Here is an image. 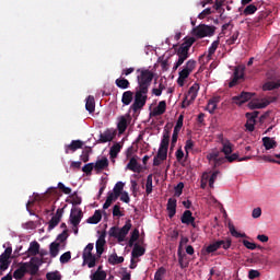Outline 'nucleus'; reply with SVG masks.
<instances>
[{"mask_svg": "<svg viewBox=\"0 0 280 280\" xmlns=\"http://www.w3.org/2000/svg\"><path fill=\"white\" fill-rule=\"evenodd\" d=\"M137 73L139 74L137 75L138 86L136 89L140 91H150L152 80H154V72L150 69L139 68Z\"/></svg>", "mask_w": 280, "mask_h": 280, "instance_id": "obj_1", "label": "nucleus"}, {"mask_svg": "<svg viewBox=\"0 0 280 280\" xmlns=\"http://www.w3.org/2000/svg\"><path fill=\"white\" fill-rule=\"evenodd\" d=\"M132 229V221L129 219L126 221L125 225L119 229L117 226H113L109 229V236L116 237L118 242H124L126 240V235L130 233V230Z\"/></svg>", "mask_w": 280, "mask_h": 280, "instance_id": "obj_2", "label": "nucleus"}, {"mask_svg": "<svg viewBox=\"0 0 280 280\" xmlns=\"http://www.w3.org/2000/svg\"><path fill=\"white\" fill-rule=\"evenodd\" d=\"M196 43V38L189 37L177 48L176 54L178 56V65H183L187 58H189V49L191 45Z\"/></svg>", "mask_w": 280, "mask_h": 280, "instance_id": "obj_3", "label": "nucleus"}, {"mask_svg": "<svg viewBox=\"0 0 280 280\" xmlns=\"http://www.w3.org/2000/svg\"><path fill=\"white\" fill-rule=\"evenodd\" d=\"M148 93L149 91L147 90H139L136 88L135 100L130 107L133 113H137V110H141V108L145 106L148 102Z\"/></svg>", "mask_w": 280, "mask_h": 280, "instance_id": "obj_4", "label": "nucleus"}, {"mask_svg": "<svg viewBox=\"0 0 280 280\" xmlns=\"http://www.w3.org/2000/svg\"><path fill=\"white\" fill-rule=\"evenodd\" d=\"M192 34L197 36V38H207V36H213V34H215V26L199 24L192 30Z\"/></svg>", "mask_w": 280, "mask_h": 280, "instance_id": "obj_5", "label": "nucleus"}, {"mask_svg": "<svg viewBox=\"0 0 280 280\" xmlns=\"http://www.w3.org/2000/svg\"><path fill=\"white\" fill-rule=\"evenodd\" d=\"M231 244H232L231 240L215 241L214 243H212L206 247V253H208V255H210V253H215V250H219V248L229 250V248H231Z\"/></svg>", "mask_w": 280, "mask_h": 280, "instance_id": "obj_6", "label": "nucleus"}, {"mask_svg": "<svg viewBox=\"0 0 280 280\" xmlns=\"http://www.w3.org/2000/svg\"><path fill=\"white\" fill-rule=\"evenodd\" d=\"M244 71H246V67L237 66L234 70L233 79L229 83L230 89H233L238 82V80H244Z\"/></svg>", "mask_w": 280, "mask_h": 280, "instance_id": "obj_7", "label": "nucleus"}, {"mask_svg": "<svg viewBox=\"0 0 280 280\" xmlns=\"http://www.w3.org/2000/svg\"><path fill=\"white\" fill-rule=\"evenodd\" d=\"M80 222H82V209L72 208L70 212V223L72 226H79Z\"/></svg>", "mask_w": 280, "mask_h": 280, "instance_id": "obj_8", "label": "nucleus"}, {"mask_svg": "<svg viewBox=\"0 0 280 280\" xmlns=\"http://www.w3.org/2000/svg\"><path fill=\"white\" fill-rule=\"evenodd\" d=\"M249 100H253V93L250 92H242L240 95L232 97L233 104H236L237 106L246 104Z\"/></svg>", "mask_w": 280, "mask_h": 280, "instance_id": "obj_9", "label": "nucleus"}, {"mask_svg": "<svg viewBox=\"0 0 280 280\" xmlns=\"http://www.w3.org/2000/svg\"><path fill=\"white\" fill-rule=\"evenodd\" d=\"M182 224H189L196 229V218H194V214L191 213V210H185L180 218Z\"/></svg>", "mask_w": 280, "mask_h": 280, "instance_id": "obj_10", "label": "nucleus"}, {"mask_svg": "<svg viewBox=\"0 0 280 280\" xmlns=\"http://www.w3.org/2000/svg\"><path fill=\"white\" fill-rule=\"evenodd\" d=\"M198 91H200V84L194 83L189 90H188V95L187 97L189 98V102H187V106L191 104V102H195L196 98L198 97Z\"/></svg>", "mask_w": 280, "mask_h": 280, "instance_id": "obj_11", "label": "nucleus"}, {"mask_svg": "<svg viewBox=\"0 0 280 280\" xmlns=\"http://www.w3.org/2000/svg\"><path fill=\"white\" fill-rule=\"evenodd\" d=\"M126 170H130V172H135L136 174H141V172H143V167L141 166V164H139V162L135 158H131L129 160V163L127 164Z\"/></svg>", "mask_w": 280, "mask_h": 280, "instance_id": "obj_12", "label": "nucleus"}, {"mask_svg": "<svg viewBox=\"0 0 280 280\" xmlns=\"http://www.w3.org/2000/svg\"><path fill=\"white\" fill-rule=\"evenodd\" d=\"M105 245H106V233H103L96 241V255L98 258L102 257V255L104 254Z\"/></svg>", "mask_w": 280, "mask_h": 280, "instance_id": "obj_13", "label": "nucleus"}, {"mask_svg": "<svg viewBox=\"0 0 280 280\" xmlns=\"http://www.w3.org/2000/svg\"><path fill=\"white\" fill-rule=\"evenodd\" d=\"M27 262H22L20 267L13 272V279L21 280L27 275Z\"/></svg>", "mask_w": 280, "mask_h": 280, "instance_id": "obj_14", "label": "nucleus"}, {"mask_svg": "<svg viewBox=\"0 0 280 280\" xmlns=\"http://www.w3.org/2000/svg\"><path fill=\"white\" fill-rule=\"evenodd\" d=\"M82 145H84V142L81 140H72L70 144H67L65 147V153L69 154V152H75L77 150H81Z\"/></svg>", "mask_w": 280, "mask_h": 280, "instance_id": "obj_15", "label": "nucleus"}, {"mask_svg": "<svg viewBox=\"0 0 280 280\" xmlns=\"http://www.w3.org/2000/svg\"><path fill=\"white\" fill-rule=\"evenodd\" d=\"M176 203L177 200L176 198H170L167 200V205H166V211L168 213V218H174V215H176Z\"/></svg>", "mask_w": 280, "mask_h": 280, "instance_id": "obj_16", "label": "nucleus"}, {"mask_svg": "<svg viewBox=\"0 0 280 280\" xmlns=\"http://www.w3.org/2000/svg\"><path fill=\"white\" fill-rule=\"evenodd\" d=\"M171 133H172V131L170 129H167V128L164 129L163 138H162L161 143H160V148L162 150H168Z\"/></svg>", "mask_w": 280, "mask_h": 280, "instance_id": "obj_17", "label": "nucleus"}, {"mask_svg": "<svg viewBox=\"0 0 280 280\" xmlns=\"http://www.w3.org/2000/svg\"><path fill=\"white\" fill-rule=\"evenodd\" d=\"M167 109V103L165 101H161L158 106L153 109L152 115L153 117H159L165 114Z\"/></svg>", "mask_w": 280, "mask_h": 280, "instance_id": "obj_18", "label": "nucleus"}, {"mask_svg": "<svg viewBox=\"0 0 280 280\" xmlns=\"http://www.w3.org/2000/svg\"><path fill=\"white\" fill-rule=\"evenodd\" d=\"M115 139V135L110 130H106L103 133H100L98 143H108L109 141H113Z\"/></svg>", "mask_w": 280, "mask_h": 280, "instance_id": "obj_19", "label": "nucleus"}, {"mask_svg": "<svg viewBox=\"0 0 280 280\" xmlns=\"http://www.w3.org/2000/svg\"><path fill=\"white\" fill-rule=\"evenodd\" d=\"M262 145L266 150H275L277 148V141H275V138L264 137Z\"/></svg>", "mask_w": 280, "mask_h": 280, "instance_id": "obj_20", "label": "nucleus"}, {"mask_svg": "<svg viewBox=\"0 0 280 280\" xmlns=\"http://www.w3.org/2000/svg\"><path fill=\"white\" fill-rule=\"evenodd\" d=\"M27 253L32 257H36V255L40 253V244H38L36 241L31 242Z\"/></svg>", "mask_w": 280, "mask_h": 280, "instance_id": "obj_21", "label": "nucleus"}, {"mask_svg": "<svg viewBox=\"0 0 280 280\" xmlns=\"http://www.w3.org/2000/svg\"><path fill=\"white\" fill-rule=\"evenodd\" d=\"M145 255V248L141 247L139 244H135L133 249L131 252V257L137 259L139 257H143Z\"/></svg>", "mask_w": 280, "mask_h": 280, "instance_id": "obj_22", "label": "nucleus"}, {"mask_svg": "<svg viewBox=\"0 0 280 280\" xmlns=\"http://www.w3.org/2000/svg\"><path fill=\"white\" fill-rule=\"evenodd\" d=\"M218 102H220V98L218 97L209 100L206 110H208L210 115H213L215 113V109L218 108Z\"/></svg>", "mask_w": 280, "mask_h": 280, "instance_id": "obj_23", "label": "nucleus"}, {"mask_svg": "<svg viewBox=\"0 0 280 280\" xmlns=\"http://www.w3.org/2000/svg\"><path fill=\"white\" fill-rule=\"evenodd\" d=\"M108 167V159L102 158L101 160H97L94 164L95 172H102V170H106Z\"/></svg>", "mask_w": 280, "mask_h": 280, "instance_id": "obj_24", "label": "nucleus"}, {"mask_svg": "<svg viewBox=\"0 0 280 280\" xmlns=\"http://www.w3.org/2000/svg\"><path fill=\"white\" fill-rule=\"evenodd\" d=\"M133 95L135 93H132V91H126L122 93L121 102L124 106H130V104H132Z\"/></svg>", "mask_w": 280, "mask_h": 280, "instance_id": "obj_25", "label": "nucleus"}, {"mask_svg": "<svg viewBox=\"0 0 280 280\" xmlns=\"http://www.w3.org/2000/svg\"><path fill=\"white\" fill-rule=\"evenodd\" d=\"M102 222V210H95L94 214L88 219L89 224H100Z\"/></svg>", "mask_w": 280, "mask_h": 280, "instance_id": "obj_26", "label": "nucleus"}, {"mask_svg": "<svg viewBox=\"0 0 280 280\" xmlns=\"http://www.w3.org/2000/svg\"><path fill=\"white\" fill-rule=\"evenodd\" d=\"M225 159H226V161H229V163H233L234 161H238V162L250 161V156L240 158V154H237V153L225 155Z\"/></svg>", "mask_w": 280, "mask_h": 280, "instance_id": "obj_27", "label": "nucleus"}, {"mask_svg": "<svg viewBox=\"0 0 280 280\" xmlns=\"http://www.w3.org/2000/svg\"><path fill=\"white\" fill-rule=\"evenodd\" d=\"M228 229H229L232 237H236V238L246 237V233L237 232V230L235 229V225L232 222L228 223Z\"/></svg>", "mask_w": 280, "mask_h": 280, "instance_id": "obj_28", "label": "nucleus"}, {"mask_svg": "<svg viewBox=\"0 0 280 280\" xmlns=\"http://www.w3.org/2000/svg\"><path fill=\"white\" fill-rule=\"evenodd\" d=\"M108 264H110L112 266L124 264V256H117V254L114 253L108 257Z\"/></svg>", "mask_w": 280, "mask_h": 280, "instance_id": "obj_29", "label": "nucleus"}, {"mask_svg": "<svg viewBox=\"0 0 280 280\" xmlns=\"http://www.w3.org/2000/svg\"><path fill=\"white\" fill-rule=\"evenodd\" d=\"M115 84L118 86V89H130V81H128V79L118 78L116 79Z\"/></svg>", "mask_w": 280, "mask_h": 280, "instance_id": "obj_30", "label": "nucleus"}, {"mask_svg": "<svg viewBox=\"0 0 280 280\" xmlns=\"http://www.w3.org/2000/svg\"><path fill=\"white\" fill-rule=\"evenodd\" d=\"M50 257H58V253H60V243L52 242L49 246Z\"/></svg>", "mask_w": 280, "mask_h": 280, "instance_id": "obj_31", "label": "nucleus"}, {"mask_svg": "<svg viewBox=\"0 0 280 280\" xmlns=\"http://www.w3.org/2000/svg\"><path fill=\"white\" fill-rule=\"evenodd\" d=\"M85 109L90 113H95V97L94 96H88L86 103H85Z\"/></svg>", "mask_w": 280, "mask_h": 280, "instance_id": "obj_32", "label": "nucleus"}, {"mask_svg": "<svg viewBox=\"0 0 280 280\" xmlns=\"http://www.w3.org/2000/svg\"><path fill=\"white\" fill-rule=\"evenodd\" d=\"M117 128H118V132L120 135H124V132H126L127 128H128V120L126 119V117H121L120 120L117 124Z\"/></svg>", "mask_w": 280, "mask_h": 280, "instance_id": "obj_33", "label": "nucleus"}, {"mask_svg": "<svg viewBox=\"0 0 280 280\" xmlns=\"http://www.w3.org/2000/svg\"><path fill=\"white\" fill-rule=\"evenodd\" d=\"M83 261L84 264L88 265V268H95V261H96V258H95V255L93 254H89V256H83Z\"/></svg>", "mask_w": 280, "mask_h": 280, "instance_id": "obj_34", "label": "nucleus"}, {"mask_svg": "<svg viewBox=\"0 0 280 280\" xmlns=\"http://www.w3.org/2000/svg\"><path fill=\"white\" fill-rule=\"evenodd\" d=\"M165 275H167V269H165V267H160L155 271L153 280H165Z\"/></svg>", "mask_w": 280, "mask_h": 280, "instance_id": "obj_35", "label": "nucleus"}, {"mask_svg": "<svg viewBox=\"0 0 280 280\" xmlns=\"http://www.w3.org/2000/svg\"><path fill=\"white\" fill-rule=\"evenodd\" d=\"M124 194V182L116 183L113 195L115 199L119 198Z\"/></svg>", "mask_w": 280, "mask_h": 280, "instance_id": "obj_36", "label": "nucleus"}, {"mask_svg": "<svg viewBox=\"0 0 280 280\" xmlns=\"http://www.w3.org/2000/svg\"><path fill=\"white\" fill-rule=\"evenodd\" d=\"M121 152V144L115 143L109 150L110 159H117V155Z\"/></svg>", "mask_w": 280, "mask_h": 280, "instance_id": "obj_37", "label": "nucleus"}, {"mask_svg": "<svg viewBox=\"0 0 280 280\" xmlns=\"http://www.w3.org/2000/svg\"><path fill=\"white\" fill-rule=\"evenodd\" d=\"M222 149L221 152H223V154H225V156H228L229 154H231L233 152V144L230 141H225L222 142Z\"/></svg>", "mask_w": 280, "mask_h": 280, "instance_id": "obj_38", "label": "nucleus"}, {"mask_svg": "<svg viewBox=\"0 0 280 280\" xmlns=\"http://www.w3.org/2000/svg\"><path fill=\"white\" fill-rule=\"evenodd\" d=\"M219 156H220L219 152H213L208 155V159L210 161H214L215 165H222V163H224V159H220Z\"/></svg>", "mask_w": 280, "mask_h": 280, "instance_id": "obj_39", "label": "nucleus"}, {"mask_svg": "<svg viewBox=\"0 0 280 280\" xmlns=\"http://www.w3.org/2000/svg\"><path fill=\"white\" fill-rule=\"evenodd\" d=\"M268 104H270V103L269 102L258 103V102L252 101L248 103V106L252 110H255L257 108H266V106H268Z\"/></svg>", "mask_w": 280, "mask_h": 280, "instance_id": "obj_40", "label": "nucleus"}, {"mask_svg": "<svg viewBox=\"0 0 280 280\" xmlns=\"http://www.w3.org/2000/svg\"><path fill=\"white\" fill-rule=\"evenodd\" d=\"M40 267H38V265H34V262H27V272L32 276V277H36V275H38V270Z\"/></svg>", "mask_w": 280, "mask_h": 280, "instance_id": "obj_41", "label": "nucleus"}, {"mask_svg": "<svg viewBox=\"0 0 280 280\" xmlns=\"http://www.w3.org/2000/svg\"><path fill=\"white\" fill-rule=\"evenodd\" d=\"M220 46V39L214 40L208 49V58H211L215 54L218 47Z\"/></svg>", "mask_w": 280, "mask_h": 280, "instance_id": "obj_42", "label": "nucleus"}, {"mask_svg": "<svg viewBox=\"0 0 280 280\" xmlns=\"http://www.w3.org/2000/svg\"><path fill=\"white\" fill-rule=\"evenodd\" d=\"M255 12H257V5L255 4H248L244 11L243 14H245V16H250V14H255Z\"/></svg>", "mask_w": 280, "mask_h": 280, "instance_id": "obj_43", "label": "nucleus"}, {"mask_svg": "<svg viewBox=\"0 0 280 280\" xmlns=\"http://www.w3.org/2000/svg\"><path fill=\"white\" fill-rule=\"evenodd\" d=\"M91 280H106V271H95L91 276Z\"/></svg>", "mask_w": 280, "mask_h": 280, "instance_id": "obj_44", "label": "nucleus"}, {"mask_svg": "<svg viewBox=\"0 0 280 280\" xmlns=\"http://www.w3.org/2000/svg\"><path fill=\"white\" fill-rule=\"evenodd\" d=\"M196 65H197L196 60L190 59V60H188V61L186 62V65L184 66V69H185L186 71H189L190 73H192V72H194V69H196Z\"/></svg>", "mask_w": 280, "mask_h": 280, "instance_id": "obj_45", "label": "nucleus"}, {"mask_svg": "<svg viewBox=\"0 0 280 280\" xmlns=\"http://www.w3.org/2000/svg\"><path fill=\"white\" fill-rule=\"evenodd\" d=\"M12 256V246H9L4 249V252L0 255V259L8 261Z\"/></svg>", "mask_w": 280, "mask_h": 280, "instance_id": "obj_46", "label": "nucleus"}, {"mask_svg": "<svg viewBox=\"0 0 280 280\" xmlns=\"http://www.w3.org/2000/svg\"><path fill=\"white\" fill-rule=\"evenodd\" d=\"M46 279L47 280H61L62 276H60L59 271H52V272L46 273Z\"/></svg>", "mask_w": 280, "mask_h": 280, "instance_id": "obj_47", "label": "nucleus"}, {"mask_svg": "<svg viewBox=\"0 0 280 280\" xmlns=\"http://www.w3.org/2000/svg\"><path fill=\"white\" fill-rule=\"evenodd\" d=\"M152 174L148 175L147 177V184H145V194L147 196H150L152 194Z\"/></svg>", "mask_w": 280, "mask_h": 280, "instance_id": "obj_48", "label": "nucleus"}, {"mask_svg": "<svg viewBox=\"0 0 280 280\" xmlns=\"http://www.w3.org/2000/svg\"><path fill=\"white\" fill-rule=\"evenodd\" d=\"M117 200L115 199V196L113 192H108L105 203L103 205V209H108L110 205H113V201Z\"/></svg>", "mask_w": 280, "mask_h": 280, "instance_id": "obj_49", "label": "nucleus"}, {"mask_svg": "<svg viewBox=\"0 0 280 280\" xmlns=\"http://www.w3.org/2000/svg\"><path fill=\"white\" fill-rule=\"evenodd\" d=\"M275 89H278L275 81H268L262 85L264 91H275Z\"/></svg>", "mask_w": 280, "mask_h": 280, "instance_id": "obj_50", "label": "nucleus"}, {"mask_svg": "<svg viewBox=\"0 0 280 280\" xmlns=\"http://www.w3.org/2000/svg\"><path fill=\"white\" fill-rule=\"evenodd\" d=\"M218 176H220V171H214L209 178V187L213 189V185L215 180H218Z\"/></svg>", "mask_w": 280, "mask_h": 280, "instance_id": "obj_51", "label": "nucleus"}, {"mask_svg": "<svg viewBox=\"0 0 280 280\" xmlns=\"http://www.w3.org/2000/svg\"><path fill=\"white\" fill-rule=\"evenodd\" d=\"M60 224V219L52 217L48 222V231H54V228Z\"/></svg>", "mask_w": 280, "mask_h": 280, "instance_id": "obj_52", "label": "nucleus"}, {"mask_svg": "<svg viewBox=\"0 0 280 280\" xmlns=\"http://www.w3.org/2000/svg\"><path fill=\"white\" fill-rule=\"evenodd\" d=\"M184 119H185V116L179 115L173 132H177V133L180 132V129L183 128Z\"/></svg>", "mask_w": 280, "mask_h": 280, "instance_id": "obj_53", "label": "nucleus"}, {"mask_svg": "<svg viewBox=\"0 0 280 280\" xmlns=\"http://www.w3.org/2000/svg\"><path fill=\"white\" fill-rule=\"evenodd\" d=\"M137 240H139V231L137 229H135L131 233V237L129 240V246H135V242H137Z\"/></svg>", "mask_w": 280, "mask_h": 280, "instance_id": "obj_54", "label": "nucleus"}, {"mask_svg": "<svg viewBox=\"0 0 280 280\" xmlns=\"http://www.w3.org/2000/svg\"><path fill=\"white\" fill-rule=\"evenodd\" d=\"M68 237L69 230H63L62 233L57 236V242H60L62 244L63 242H67Z\"/></svg>", "mask_w": 280, "mask_h": 280, "instance_id": "obj_55", "label": "nucleus"}, {"mask_svg": "<svg viewBox=\"0 0 280 280\" xmlns=\"http://www.w3.org/2000/svg\"><path fill=\"white\" fill-rule=\"evenodd\" d=\"M71 261V252H66L60 256V264H69Z\"/></svg>", "mask_w": 280, "mask_h": 280, "instance_id": "obj_56", "label": "nucleus"}, {"mask_svg": "<svg viewBox=\"0 0 280 280\" xmlns=\"http://www.w3.org/2000/svg\"><path fill=\"white\" fill-rule=\"evenodd\" d=\"M93 170H95L94 163H88L82 167V172H84V174H86L88 176L89 174H91V172H93Z\"/></svg>", "mask_w": 280, "mask_h": 280, "instance_id": "obj_57", "label": "nucleus"}, {"mask_svg": "<svg viewBox=\"0 0 280 280\" xmlns=\"http://www.w3.org/2000/svg\"><path fill=\"white\" fill-rule=\"evenodd\" d=\"M240 38V32H234L232 36L226 40L228 45H235L237 43V39Z\"/></svg>", "mask_w": 280, "mask_h": 280, "instance_id": "obj_58", "label": "nucleus"}, {"mask_svg": "<svg viewBox=\"0 0 280 280\" xmlns=\"http://www.w3.org/2000/svg\"><path fill=\"white\" fill-rule=\"evenodd\" d=\"M156 156H158V159H160V161H165L167 159V149L160 148Z\"/></svg>", "mask_w": 280, "mask_h": 280, "instance_id": "obj_59", "label": "nucleus"}, {"mask_svg": "<svg viewBox=\"0 0 280 280\" xmlns=\"http://www.w3.org/2000/svg\"><path fill=\"white\" fill-rule=\"evenodd\" d=\"M113 215L114 218H121L124 213H121V207L119 205H115L113 208Z\"/></svg>", "mask_w": 280, "mask_h": 280, "instance_id": "obj_60", "label": "nucleus"}, {"mask_svg": "<svg viewBox=\"0 0 280 280\" xmlns=\"http://www.w3.org/2000/svg\"><path fill=\"white\" fill-rule=\"evenodd\" d=\"M93 248H94V245L93 243H90L85 246L84 250H83V256H89V255H93Z\"/></svg>", "mask_w": 280, "mask_h": 280, "instance_id": "obj_61", "label": "nucleus"}, {"mask_svg": "<svg viewBox=\"0 0 280 280\" xmlns=\"http://www.w3.org/2000/svg\"><path fill=\"white\" fill-rule=\"evenodd\" d=\"M72 205H82V197L78 196V192H73L72 196Z\"/></svg>", "mask_w": 280, "mask_h": 280, "instance_id": "obj_62", "label": "nucleus"}, {"mask_svg": "<svg viewBox=\"0 0 280 280\" xmlns=\"http://www.w3.org/2000/svg\"><path fill=\"white\" fill-rule=\"evenodd\" d=\"M58 189H61V191L63 194H66L67 196H69V194H71V188L65 186V184H62L61 182L58 183Z\"/></svg>", "mask_w": 280, "mask_h": 280, "instance_id": "obj_63", "label": "nucleus"}, {"mask_svg": "<svg viewBox=\"0 0 280 280\" xmlns=\"http://www.w3.org/2000/svg\"><path fill=\"white\" fill-rule=\"evenodd\" d=\"M212 13L213 12L211 11V8H207L201 13H199L198 19L202 20V19L209 16V14H212Z\"/></svg>", "mask_w": 280, "mask_h": 280, "instance_id": "obj_64", "label": "nucleus"}]
</instances>
